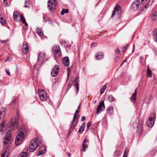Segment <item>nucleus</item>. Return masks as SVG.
Masks as SVG:
<instances>
[{
	"label": "nucleus",
	"instance_id": "23",
	"mask_svg": "<svg viewBox=\"0 0 157 157\" xmlns=\"http://www.w3.org/2000/svg\"><path fill=\"white\" fill-rule=\"evenodd\" d=\"M6 114L5 109H2L0 111V119L3 118Z\"/></svg>",
	"mask_w": 157,
	"mask_h": 157
},
{
	"label": "nucleus",
	"instance_id": "24",
	"mask_svg": "<svg viewBox=\"0 0 157 157\" xmlns=\"http://www.w3.org/2000/svg\"><path fill=\"white\" fill-rule=\"evenodd\" d=\"M107 113L111 115L113 113V109L112 107H109L107 109Z\"/></svg>",
	"mask_w": 157,
	"mask_h": 157
},
{
	"label": "nucleus",
	"instance_id": "53",
	"mask_svg": "<svg viewBox=\"0 0 157 157\" xmlns=\"http://www.w3.org/2000/svg\"><path fill=\"white\" fill-rule=\"evenodd\" d=\"M27 27H26V26H23V29H26Z\"/></svg>",
	"mask_w": 157,
	"mask_h": 157
},
{
	"label": "nucleus",
	"instance_id": "28",
	"mask_svg": "<svg viewBox=\"0 0 157 157\" xmlns=\"http://www.w3.org/2000/svg\"><path fill=\"white\" fill-rule=\"evenodd\" d=\"M20 21L21 20L22 22L24 24H25V25L26 26V27H28V25L26 23L25 19L24 18L23 16L21 15L20 16V17L19 19Z\"/></svg>",
	"mask_w": 157,
	"mask_h": 157
},
{
	"label": "nucleus",
	"instance_id": "59",
	"mask_svg": "<svg viewBox=\"0 0 157 157\" xmlns=\"http://www.w3.org/2000/svg\"><path fill=\"white\" fill-rule=\"evenodd\" d=\"M89 129H88V128H86V130H88Z\"/></svg>",
	"mask_w": 157,
	"mask_h": 157
},
{
	"label": "nucleus",
	"instance_id": "7",
	"mask_svg": "<svg viewBox=\"0 0 157 157\" xmlns=\"http://www.w3.org/2000/svg\"><path fill=\"white\" fill-rule=\"evenodd\" d=\"M53 52L56 58H58L61 55L60 48L59 46H54L53 48Z\"/></svg>",
	"mask_w": 157,
	"mask_h": 157
},
{
	"label": "nucleus",
	"instance_id": "6",
	"mask_svg": "<svg viewBox=\"0 0 157 157\" xmlns=\"http://www.w3.org/2000/svg\"><path fill=\"white\" fill-rule=\"evenodd\" d=\"M57 4L56 0H49L48 2V6L49 10H54Z\"/></svg>",
	"mask_w": 157,
	"mask_h": 157
},
{
	"label": "nucleus",
	"instance_id": "61",
	"mask_svg": "<svg viewBox=\"0 0 157 157\" xmlns=\"http://www.w3.org/2000/svg\"><path fill=\"white\" fill-rule=\"evenodd\" d=\"M4 42H6V41H5Z\"/></svg>",
	"mask_w": 157,
	"mask_h": 157
},
{
	"label": "nucleus",
	"instance_id": "34",
	"mask_svg": "<svg viewBox=\"0 0 157 157\" xmlns=\"http://www.w3.org/2000/svg\"><path fill=\"white\" fill-rule=\"evenodd\" d=\"M5 122L4 121H2L0 125V128H1L0 129V131L2 132L3 131V128L4 126Z\"/></svg>",
	"mask_w": 157,
	"mask_h": 157
},
{
	"label": "nucleus",
	"instance_id": "48",
	"mask_svg": "<svg viewBox=\"0 0 157 157\" xmlns=\"http://www.w3.org/2000/svg\"><path fill=\"white\" fill-rule=\"evenodd\" d=\"M79 113V110L77 109L75 111V114H76L78 115V114Z\"/></svg>",
	"mask_w": 157,
	"mask_h": 157
},
{
	"label": "nucleus",
	"instance_id": "20",
	"mask_svg": "<svg viewBox=\"0 0 157 157\" xmlns=\"http://www.w3.org/2000/svg\"><path fill=\"white\" fill-rule=\"evenodd\" d=\"M85 122H83L79 129L78 131L79 133H82L84 130L85 127Z\"/></svg>",
	"mask_w": 157,
	"mask_h": 157
},
{
	"label": "nucleus",
	"instance_id": "31",
	"mask_svg": "<svg viewBox=\"0 0 157 157\" xmlns=\"http://www.w3.org/2000/svg\"><path fill=\"white\" fill-rule=\"evenodd\" d=\"M36 31L37 34L40 36H42L43 35V32L41 31V29L37 28L36 29Z\"/></svg>",
	"mask_w": 157,
	"mask_h": 157
},
{
	"label": "nucleus",
	"instance_id": "13",
	"mask_svg": "<svg viewBox=\"0 0 157 157\" xmlns=\"http://www.w3.org/2000/svg\"><path fill=\"white\" fill-rule=\"evenodd\" d=\"M22 50L23 53L25 54H27L29 52V48L26 42H24L23 43Z\"/></svg>",
	"mask_w": 157,
	"mask_h": 157
},
{
	"label": "nucleus",
	"instance_id": "21",
	"mask_svg": "<svg viewBox=\"0 0 157 157\" xmlns=\"http://www.w3.org/2000/svg\"><path fill=\"white\" fill-rule=\"evenodd\" d=\"M77 124V121L76 122H72V121L71 122V124L70 126V131H72L73 130L74 128L75 127Z\"/></svg>",
	"mask_w": 157,
	"mask_h": 157
},
{
	"label": "nucleus",
	"instance_id": "12",
	"mask_svg": "<svg viewBox=\"0 0 157 157\" xmlns=\"http://www.w3.org/2000/svg\"><path fill=\"white\" fill-rule=\"evenodd\" d=\"M155 120L154 115L153 117L149 118L147 122V126L150 128L152 127L154 124Z\"/></svg>",
	"mask_w": 157,
	"mask_h": 157
},
{
	"label": "nucleus",
	"instance_id": "42",
	"mask_svg": "<svg viewBox=\"0 0 157 157\" xmlns=\"http://www.w3.org/2000/svg\"><path fill=\"white\" fill-rule=\"evenodd\" d=\"M91 123L89 121L88 122L87 126V128H88V129H89V128L90 127V126L91 125Z\"/></svg>",
	"mask_w": 157,
	"mask_h": 157
},
{
	"label": "nucleus",
	"instance_id": "47",
	"mask_svg": "<svg viewBox=\"0 0 157 157\" xmlns=\"http://www.w3.org/2000/svg\"><path fill=\"white\" fill-rule=\"evenodd\" d=\"M120 53V51L118 49H117L116 51V53L118 54Z\"/></svg>",
	"mask_w": 157,
	"mask_h": 157
},
{
	"label": "nucleus",
	"instance_id": "22",
	"mask_svg": "<svg viewBox=\"0 0 157 157\" xmlns=\"http://www.w3.org/2000/svg\"><path fill=\"white\" fill-rule=\"evenodd\" d=\"M153 35L154 40L157 42V29H154L153 31Z\"/></svg>",
	"mask_w": 157,
	"mask_h": 157
},
{
	"label": "nucleus",
	"instance_id": "60",
	"mask_svg": "<svg viewBox=\"0 0 157 157\" xmlns=\"http://www.w3.org/2000/svg\"><path fill=\"white\" fill-rule=\"evenodd\" d=\"M34 66L35 67H36V66L35 65H34Z\"/></svg>",
	"mask_w": 157,
	"mask_h": 157
},
{
	"label": "nucleus",
	"instance_id": "36",
	"mask_svg": "<svg viewBox=\"0 0 157 157\" xmlns=\"http://www.w3.org/2000/svg\"><path fill=\"white\" fill-rule=\"evenodd\" d=\"M108 98L109 101L110 102H112L114 100V98L112 95H109L108 96Z\"/></svg>",
	"mask_w": 157,
	"mask_h": 157
},
{
	"label": "nucleus",
	"instance_id": "8",
	"mask_svg": "<svg viewBox=\"0 0 157 157\" xmlns=\"http://www.w3.org/2000/svg\"><path fill=\"white\" fill-rule=\"evenodd\" d=\"M46 57L44 53L41 52L38 55L37 61L39 62L42 63L46 60Z\"/></svg>",
	"mask_w": 157,
	"mask_h": 157
},
{
	"label": "nucleus",
	"instance_id": "45",
	"mask_svg": "<svg viewBox=\"0 0 157 157\" xmlns=\"http://www.w3.org/2000/svg\"><path fill=\"white\" fill-rule=\"evenodd\" d=\"M85 120V117L84 116H82L81 119V120L82 121H84Z\"/></svg>",
	"mask_w": 157,
	"mask_h": 157
},
{
	"label": "nucleus",
	"instance_id": "58",
	"mask_svg": "<svg viewBox=\"0 0 157 157\" xmlns=\"http://www.w3.org/2000/svg\"><path fill=\"white\" fill-rule=\"evenodd\" d=\"M94 44V43H93L92 44H91V45H92L93 44Z\"/></svg>",
	"mask_w": 157,
	"mask_h": 157
},
{
	"label": "nucleus",
	"instance_id": "50",
	"mask_svg": "<svg viewBox=\"0 0 157 157\" xmlns=\"http://www.w3.org/2000/svg\"><path fill=\"white\" fill-rule=\"evenodd\" d=\"M127 59H125L124 60V61L122 63H121V65H122L123 64V63L124 62H127Z\"/></svg>",
	"mask_w": 157,
	"mask_h": 157
},
{
	"label": "nucleus",
	"instance_id": "15",
	"mask_svg": "<svg viewBox=\"0 0 157 157\" xmlns=\"http://www.w3.org/2000/svg\"><path fill=\"white\" fill-rule=\"evenodd\" d=\"M46 151V147L44 146L40 147L39 150V152L37 155L38 156H39L45 153Z\"/></svg>",
	"mask_w": 157,
	"mask_h": 157
},
{
	"label": "nucleus",
	"instance_id": "19",
	"mask_svg": "<svg viewBox=\"0 0 157 157\" xmlns=\"http://www.w3.org/2000/svg\"><path fill=\"white\" fill-rule=\"evenodd\" d=\"M153 2V0H149V2L146 4L143 8L142 9H141L140 11H141L142 12H144L146 11L147 8H148L149 6V3L151 2V4Z\"/></svg>",
	"mask_w": 157,
	"mask_h": 157
},
{
	"label": "nucleus",
	"instance_id": "27",
	"mask_svg": "<svg viewBox=\"0 0 157 157\" xmlns=\"http://www.w3.org/2000/svg\"><path fill=\"white\" fill-rule=\"evenodd\" d=\"M152 20H155L157 18V12L156 11H154L152 14Z\"/></svg>",
	"mask_w": 157,
	"mask_h": 157
},
{
	"label": "nucleus",
	"instance_id": "18",
	"mask_svg": "<svg viewBox=\"0 0 157 157\" xmlns=\"http://www.w3.org/2000/svg\"><path fill=\"white\" fill-rule=\"evenodd\" d=\"M137 93V91L136 90L131 98V101L133 103L135 102Z\"/></svg>",
	"mask_w": 157,
	"mask_h": 157
},
{
	"label": "nucleus",
	"instance_id": "3",
	"mask_svg": "<svg viewBox=\"0 0 157 157\" xmlns=\"http://www.w3.org/2000/svg\"><path fill=\"white\" fill-rule=\"evenodd\" d=\"M38 93L40 99L42 101H46L48 98V94L43 90H38Z\"/></svg>",
	"mask_w": 157,
	"mask_h": 157
},
{
	"label": "nucleus",
	"instance_id": "52",
	"mask_svg": "<svg viewBox=\"0 0 157 157\" xmlns=\"http://www.w3.org/2000/svg\"><path fill=\"white\" fill-rule=\"evenodd\" d=\"M3 2L5 3V4H7V3L6 2V0H3Z\"/></svg>",
	"mask_w": 157,
	"mask_h": 157
},
{
	"label": "nucleus",
	"instance_id": "46",
	"mask_svg": "<svg viewBox=\"0 0 157 157\" xmlns=\"http://www.w3.org/2000/svg\"><path fill=\"white\" fill-rule=\"evenodd\" d=\"M105 90H102V89H101V90H100V93L101 94H103Z\"/></svg>",
	"mask_w": 157,
	"mask_h": 157
},
{
	"label": "nucleus",
	"instance_id": "25",
	"mask_svg": "<svg viewBox=\"0 0 157 157\" xmlns=\"http://www.w3.org/2000/svg\"><path fill=\"white\" fill-rule=\"evenodd\" d=\"M103 54L102 52H99L96 55V58L98 60H100L103 58Z\"/></svg>",
	"mask_w": 157,
	"mask_h": 157
},
{
	"label": "nucleus",
	"instance_id": "4",
	"mask_svg": "<svg viewBox=\"0 0 157 157\" xmlns=\"http://www.w3.org/2000/svg\"><path fill=\"white\" fill-rule=\"evenodd\" d=\"M7 126L9 128L14 130L18 127L17 120L16 118H13L11 119L8 123Z\"/></svg>",
	"mask_w": 157,
	"mask_h": 157
},
{
	"label": "nucleus",
	"instance_id": "14",
	"mask_svg": "<svg viewBox=\"0 0 157 157\" xmlns=\"http://www.w3.org/2000/svg\"><path fill=\"white\" fill-rule=\"evenodd\" d=\"M21 15L17 11H14L13 13V18L14 20L16 21H20L19 19Z\"/></svg>",
	"mask_w": 157,
	"mask_h": 157
},
{
	"label": "nucleus",
	"instance_id": "55",
	"mask_svg": "<svg viewBox=\"0 0 157 157\" xmlns=\"http://www.w3.org/2000/svg\"><path fill=\"white\" fill-rule=\"evenodd\" d=\"M67 154L69 157H70V156H71V154L69 153H67Z\"/></svg>",
	"mask_w": 157,
	"mask_h": 157
},
{
	"label": "nucleus",
	"instance_id": "16",
	"mask_svg": "<svg viewBox=\"0 0 157 157\" xmlns=\"http://www.w3.org/2000/svg\"><path fill=\"white\" fill-rule=\"evenodd\" d=\"M10 150L8 148H6L3 151L0 157H7L9 155Z\"/></svg>",
	"mask_w": 157,
	"mask_h": 157
},
{
	"label": "nucleus",
	"instance_id": "35",
	"mask_svg": "<svg viewBox=\"0 0 157 157\" xmlns=\"http://www.w3.org/2000/svg\"><path fill=\"white\" fill-rule=\"evenodd\" d=\"M6 20L3 17L0 18V22L2 25H4L6 23Z\"/></svg>",
	"mask_w": 157,
	"mask_h": 157
},
{
	"label": "nucleus",
	"instance_id": "57",
	"mask_svg": "<svg viewBox=\"0 0 157 157\" xmlns=\"http://www.w3.org/2000/svg\"><path fill=\"white\" fill-rule=\"evenodd\" d=\"M50 24H52V23H53V22L52 21H50Z\"/></svg>",
	"mask_w": 157,
	"mask_h": 157
},
{
	"label": "nucleus",
	"instance_id": "30",
	"mask_svg": "<svg viewBox=\"0 0 157 157\" xmlns=\"http://www.w3.org/2000/svg\"><path fill=\"white\" fill-rule=\"evenodd\" d=\"M147 77H151L152 76V72L151 71L149 68V67H147Z\"/></svg>",
	"mask_w": 157,
	"mask_h": 157
},
{
	"label": "nucleus",
	"instance_id": "40",
	"mask_svg": "<svg viewBox=\"0 0 157 157\" xmlns=\"http://www.w3.org/2000/svg\"><path fill=\"white\" fill-rule=\"evenodd\" d=\"M128 46V44H127L126 46L125 47H123L122 49V50L123 52H125L127 48V47Z\"/></svg>",
	"mask_w": 157,
	"mask_h": 157
},
{
	"label": "nucleus",
	"instance_id": "2",
	"mask_svg": "<svg viewBox=\"0 0 157 157\" xmlns=\"http://www.w3.org/2000/svg\"><path fill=\"white\" fill-rule=\"evenodd\" d=\"M43 141L41 138H34L31 141V144L29 145V150L30 152H33L35 151L39 144H41Z\"/></svg>",
	"mask_w": 157,
	"mask_h": 157
},
{
	"label": "nucleus",
	"instance_id": "29",
	"mask_svg": "<svg viewBox=\"0 0 157 157\" xmlns=\"http://www.w3.org/2000/svg\"><path fill=\"white\" fill-rule=\"evenodd\" d=\"M29 155L27 152L21 153L17 157H28Z\"/></svg>",
	"mask_w": 157,
	"mask_h": 157
},
{
	"label": "nucleus",
	"instance_id": "37",
	"mask_svg": "<svg viewBox=\"0 0 157 157\" xmlns=\"http://www.w3.org/2000/svg\"><path fill=\"white\" fill-rule=\"evenodd\" d=\"M68 10H67L64 9H63L62 11L61 12V14L62 15H63L65 13H68Z\"/></svg>",
	"mask_w": 157,
	"mask_h": 157
},
{
	"label": "nucleus",
	"instance_id": "9",
	"mask_svg": "<svg viewBox=\"0 0 157 157\" xmlns=\"http://www.w3.org/2000/svg\"><path fill=\"white\" fill-rule=\"evenodd\" d=\"M11 133V132L10 131L6 133L5 137V140L3 141L5 144H7L11 140L12 136V135Z\"/></svg>",
	"mask_w": 157,
	"mask_h": 157
},
{
	"label": "nucleus",
	"instance_id": "56",
	"mask_svg": "<svg viewBox=\"0 0 157 157\" xmlns=\"http://www.w3.org/2000/svg\"><path fill=\"white\" fill-rule=\"evenodd\" d=\"M133 50L132 52V53L133 52L134 50V49H135V47H134V44H133Z\"/></svg>",
	"mask_w": 157,
	"mask_h": 157
},
{
	"label": "nucleus",
	"instance_id": "33",
	"mask_svg": "<svg viewBox=\"0 0 157 157\" xmlns=\"http://www.w3.org/2000/svg\"><path fill=\"white\" fill-rule=\"evenodd\" d=\"M121 155V153L120 151H116L114 153V156L115 157H119Z\"/></svg>",
	"mask_w": 157,
	"mask_h": 157
},
{
	"label": "nucleus",
	"instance_id": "5",
	"mask_svg": "<svg viewBox=\"0 0 157 157\" xmlns=\"http://www.w3.org/2000/svg\"><path fill=\"white\" fill-rule=\"evenodd\" d=\"M121 13V9L119 5H116L114 10L113 12L111 17H113L114 16L117 17H119Z\"/></svg>",
	"mask_w": 157,
	"mask_h": 157
},
{
	"label": "nucleus",
	"instance_id": "49",
	"mask_svg": "<svg viewBox=\"0 0 157 157\" xmlns=\"http://www.w3.org/2000/svg\"><path fill=\"white\" fill-rule=\"evenodd\" d=\"M6 73H7V74L9 75H10V72L9 71H7V70L6 71Z\"/></svg>",
	"mask_w": 157,
	"mask_h": 157
},
{
	"label": "nucleus",
	"instance_id": "26",
	"mask_svg": "<svg viewBox=\"0 0 157 157\" xmlns=\"http://www.w3.org/2000/svg\"><path fill=\"white\" fill-rule=\"evenodd\" d=\"M87 141V140H84V141L83 142L82 144V150L83 151H85L87 147V144H86Z\"/></svg>",
	"mask_w": 157,
	"mask_h": 157
},
{
	"label": "nucleus",
	"instance_id": "44",
	"mask_svg": "<svg viewBox=\"0 0 157 157\" xmlns=\"http://www.w3.org/2000/svg\"><path fill=\"white\" fill-rule=\"evenodd\" d=\"M106 88V86L105 85H104L103 86L102 88L101 89L105 90Z\"/></svg>",
	"mask_w": 157,
	"mask_h": 157
},
{
	"label": "nucleus",
	"instance_id": "51",
	"mask_svg": "<svg viewBox=\"0 0 157 157\" xmlns=\"http://www.w3.org/2000/svg\"><path fill=\"white\" fill-rule=\"evenodd\" d=\"M81 104H80V105L78 106V109L79 110V109L81 107Z\"/></svg>",
	"mask_w": 157,
	"mask_h": 157
},
{
	"label": "nucleus",
	"instance_id": "43",
	"mask_svg": "<svg viewBox=\"0 0 157 157\" xmlns=\"http://www.w3.org/2000/svg\"><path fill=\"white\" fill-rule=\"evenodd\" d=\"M127 151L125 150L124 151V152L123 156V157H127Z\"/></svg>",
	"mask_w": 157,
	"mask_h": 157
},
{
	"label": "nucleus",
	"instance_id": "1",
	"mask_svg": "<svg viewBox=\"0 0 157 157\" xmlns=\"http://www.w3.org/2000/svg\"><path fill=\"white\" fill-rule=\"evenodd\" d=\"M26 129L24 127L20 128L18 130L17 135L16 137L15 143L16 145L21 144L27 135Z\"/></svg>",
	"mask_w": 157,
	"mask_h": 157
},
{
	"label": "nucleus",
	"instance_id": "54",
	"mask_svg": "<svg viewBox=\"0 0 157 157\" xmlns=\"http://www.w3.org/2000/svg\"><path fill=\"white\" fill-rule=\"evenodd\" d=\"M70 75V73L69 72L67 73V77H69V76Z\"/></svg>",
	"mask_w": 157,
	"mask_h": 157
},
{
	"label": "nucleus",
	"instance_id": "17",
	"mask_svg": "<svg viewBox=\"0 0 157 157\" xmlns=\"http://www.w3.org/2000/svg\"><path fill=\"white\" fill-rule=\"evenodd\" d=\"M63 63L65 66H68L69 64V58L67 57H64L63 59Z\"/></svg>",
	"mask_w": 157,
	"mask_h": 157
},
{
	"label": "nucleus",
	"instance_id": "11",
	"mask_svg": "<svg viewBox=\"0 0 157 157\" xmlns=\"http://www.w3.org/2000/svg\"><path fill=\"white\" fill-rule=\"evenodd\" d=\"M105 108V106L103 101H102L100 102L98 106L97 113L98 114L100 113Z\"/></svg>",
	"mask_w": 157,
	"mask_h": 157
},
{
	"label": "nucleus",
	"instance_id": "10",
	"mask_svg": "<svg viewBox=\"0 0 157 157\" xmlns=\"http://www.w3.org/2000/svg\"><path fill=\"white\" fill-rule=\"evenodd\" d=\"M59 71V65H55L53 68V70L51 72V74L52 76L55 77L58 74Z\"/></svg>",
	"mask_w": 157,
	"mask_h": 157
},
{
	"label": "nucleus",
	"instance_id": "39",
	"mask_svg": "<svg viewBox=\"0 0 157 157\" xmlns=\"http://www.w3.org/2000/svg\"><path fill=\"white\" fill-rule=\"evenodd\" d=\"M142 130V127L139 126L137 127V131L138 132H140Z\"/></svg>",
	"mask_w": 157,
	"mask_h": 157
},
{
	"label": "nucleus",
	"instance_id": "41",
	"mask_svg": "<svg viewBox=\"0 0 157 157\" xmlns=\"http://www.w3.org/2000/svg\"><path fill=\"white\" fill-rule=\"evenodd\" d=\"M29 3L26 1H25V7L26 8H29Z\"/></svg>",
	"mask_w": 157,
	"mask_h": 157
},
{
	"label": "nucleus",
	"instance_id": "32",
	"mask_svg": "<svg viewBox=\"0 0 157 157\" xmlns=\"http://www.w3.org/2000/svg\"><path fill=\"white\" fill-rule=\"evenodd\" d=\"M74 86L76 88V89L78 93L79 90V85H78V81L77 80L75 81V83L74 84Z\"/></svg>",
	"mask_w": 157,
	"mask_h": 157
},
{
	"label": "nucleus",
	"instance_id": "38",
	"mask_svg": "<svg viewBox=\"0 0 157 157\" xmlns=\"http://www.w3.org/2000/svg\"><path fill=\"white\" fill-rule=\"evenodd\" d=\"M77 117H78V115L76 114H74V116L73 117V120L72 121V122H76L77 121H75V120L77 119Z\"/></svg>",
	"mask_w": 157,
	"mask_h": 157
}]
</instances>
